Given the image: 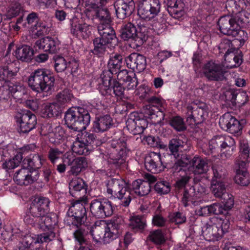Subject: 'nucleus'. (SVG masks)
Here are the masks:
<instances>
[{"label":"nucleus","mask_w":250,"mask_h":250,"mask_svg":"<svg viewBox=\"0 0 250 250\" xmlns=\"http://www.w3.org/2000/svg\"><path fill=\"white\" fill-rule=\"evenodd\" d=\"M243 4L242 0H228L226 2V6L228 10L232 13H238L241 10Z\"/></svg>","instance_id":"3c124183"},{"label":"nucleus","mask_w":250,"mask_h":250,"mask_svg":"<svg viewBox=\"0 0 250 250\" xmlns=\"http://www.w3.org/2000/svg\"><path fill=\"white\" fill-rule=\"evenodd\" d=\"M55 68L57 72H62L67 68V61L64 58L57 56L55 57Z\"/></svg>","instance_id":"13d9d810"},{"label":"nucleus","mask_w":250,"mask_h":250,"mask_svg":"<svg viewBox=\"0 0 250 250\" xmlns=\"http://www.w3.org/2000/svg\"><path fill=\"white\" fill-rule=\"evenodd\" d=\"M211 189L212 193L216 197L222 198L227 194L225 184L219 180L216 182H214V181L211 182Z\"/></svg>","instance_id":"a19ab883"},{"label":"nucleus","mask_w":250,"mask_h":250,"mask_svg":"<svg viewBox=\"0 0 250 250\" xmlns=\"http://www.w3.org/2000/svg\"><path fill=\"white\" fill-rule=\"evenodd\" d=\"M65 120L69 127L76 132H81L89 124L90 117L88 111L84 108L73 107L66 111Z\"/></svg>","instance_id":"423d86ee"},{"label":"nucleus","mask_w":250,"mask_h":250,"mask_svg":"<svg viewBox=\"0 0 250 250\" xmlns=\"http://www.w3.org/2000/svg\"><path fill=\"white\" fill-rule=\"evenodd\" d=\"M145 167L149 171L158 173L164 169L160 154L152 152L145 158Z\"/></svg>","instance_id":"4be33fe9"},{"label":"nucleus","mask_w":250,"mask_h":250,"mask_svg":"<svg viewBox=\"0 0 250 250\" xmlns=\"http://www.w3.org/2000/svg\"><path fill=\"white\" fill-rule=\"evenodd\" d=\"M55 79L50 71L40 68L32 72L28 79L29 87L34 91L46 95L51 93Z\"/></svg>","instance_id":"7ed1b4c3"},{"label":"nucleus","mask_w":250,"mask_h":250,"mask_svg":"<svg viewBox=\"0 0 250 250\" xmlns=\"http://www.w3.org/2000/svg\"><path fill=\"white\" fill-rule=\"evenodd\" d=\"M21 10V7L19 3L13 1L4 13L5 16L8 19H11L18 15Z\"/></svg>","instance_id":"603ef678"},{"label":"nucleus","mask_w":250,"mask_h":250,"mask_svg":"<svg viewBox=\"0 0 250 250\" xmlns=\"http://www.w3.org/2000/svg\"><path fill=\"white\" fill-rule=\"evenodd\" d=\"M91 234L93 240L97 243H104V233L103 225L102 226H95L92 228Z\"/></svg>","instance_id":"c03bdc74"},{"label":"nucleus","mask_w":250,"mask_h":250,"mask_svg":"<svg viewBox=\"0 0 250 250\" xmlns=\"http://www.w3.org/2000/svg\"><path fill=\"white\" fill-rule=\"evenodd\" d=\"M154 188L155 190L160 194H167L170 191L169 184L164 181L157 183Z\"/></svg>","instance_id":"052dcab7"},{"label":"nucleus","mask_w":250,"mask_h":250,"mask_svg":"<svg viewBox=\"0 0 250 250\" xmlns=\"http://www.w3.org/2000/svg\"><path fill=\"white\" fill-rule=\"evenodd\" d=\"M123 57L120 55H115L110 57L108 63V66L109 68V71L110 72H107L109 74H117L118 71L121 68L122 63Z\"/></svg>","instance_id":"ea45409f"},{"label":"nucleus","mask_w":250,"mask_h":250,"mask_svg":"<svg viewBox=\"0 0 250 250\" xmlns=\"http://www.w3.org/2000/svg\"><path fill=\"white\" fill-rule=\"evenodd\" d=\"M44 217H41L42 219L40 221H38V225L41 229L45 230L47 229H51L52 226L55 224V220L52 221V217L47 214L44 215Z\"/></svg>","instance_id":"4d7b16f0"},{"label":"nucleus","mask_w":250,"mask_h":250,"mask_svg":"<svg viewBox=\"0 0 250 250\" xmlns=\"http://www.w3.org/2000/svg\"><path fill=\"white\" fill-rule=\"evenodd\" d=\"M20 130L23 133L29 132L34 129L37 124L36 116L31 112L23 113L17 120Z\"/></svg>","instance_id":"412c9836"},{"label":"nucleus","mask_w":250,"mask_h":250,"mask_svg":"<svg viewBox=\"0 0 250 250\" xmlns=\"http://www.w3.org/2000/svg\"><path fill=\"white\" fill-rule=\"evenodd\" d=\"M121 37L125 41L134 42L137 46L142 45L147 39V28L139 26L138 29L130 23L125 24L121 29Z\"/></svg>","instance_id":"1a4fd4ad"},{"label":"nucleus","mask_w":250,"mask_h":250,"mask_svg":"<svg viewBox=\"0 0 250 250\" xmlns=\"http://www.w3.org/2000/svg\"><path fill=\"white\" fill-rule=\"evenodd\" d=\"M47 31L48 28L45 24L41 21H39L34 25L33 26L31 27L30 33L33 37L35 38L46 33Z\"/></svg>","instance_id":"49530a36"},{"label":"nucleus","mask_w":250,"mask_h":250,"mask_svg":"<svg viewBox=\"0 0 250 250\" xmlns=\"http://www.w3.org/2000/svg\"><path fill=\"white\" fill-rule=\"evenodd\" d=\"M169 219L171 222H174L175 224H182L186 220L185 215L179 212H174L170 214Z\"/></svg>","instance_id":"e2e57ef3"},{"label":"nucleus","mask_w":250,"mask_h":250,"mask_svg":"<svg viewBox=\"0 0 250 250\" xmlns=\"http://www.w3.org/2000/svg\"><path fill=\"white\" fill-rule=\"evenodd\" d=\"M213 176L212 178V181H214V182L218 181L222 182V179L225 175V170L221 167H214L212 168Z\"/></svg>","instance_id":"680f3d73"},{"label":"nucleus","mask_w":250,"mask_h":250,"mask_svg":"<svg viewBox=\"0 0 250 250\" xmlns=\"http://www.w3.org/2000/svg\"><path fill=\"white\" fill-rule=\"evenodd\" d=\"M92 27L86 23H80L77 18L71 21V32L77 36L87 38L91 34Z\"/></svg>","instance_id":"c85d7f7f"},{"label":"nucleus","mask_w":250,"mask_h":250,"mask_svg":"<svg viewBox=\"0 0 250 250\" xmlns=\"http://www.w3.org/2000/svg\"><path fill=\"white\" fill-rule=\"evenodd\" d=\"M168 11L175 18H180L185 13V4L182 0H168Z\"/></svg>","instance_id":"7c9ffc66"},{"label":"nucleus","mask_w":250,"mask_h":250,"mask_svg":"<svg viewBox=\"0 0 250 250\" xmlns=\"http://www.w3.org/2000/svg\"><path fill=\"white\" fill-rule=\"evenodd\" d=\"M104 233V243H109L110 241L117 237L119 233V226L116 224L110 223L103 225Z\"/></svg>","instance_id":"e433bc0d"},{"label":"nucleus","mask_w":250,"mask_h":250,"mask_svg":"<svg viewBox=\"0 0 250 250\" xmlns=\"http://www.w3.org/2000/svg\"><path fill=\"white\" fill-rule=\"evenodd\" d=\"M87 167V162L85 158L82 157L76 158L74 164L71 166L70 172L72 174L78 175L83 169Z\"/></svg>","instance_id":"79ce46f5"},{"label":"nucleus","mask_w":250,"mask_h":250,"mask_svg":"<svg viewBox=\"0 0 250 250\" xmlns=\"http://www.w3.org/2000/svg\"><path fill=\"white\" fill-rule=\"evenodd\" d=\"M188 145L186 143L178 139H172L169 144V148L172 155L176 159L177 161L175 162L176 166H179L176 164V163L180 162L181 163V158L184 156L181 154L183 151L187 150L188 148Z\"/></svg>","instance_id":"cd10ccee"},{"label":"nucleus","mask_w":250,"mask_h":250,"mask_svg":"<svg viewBox=\"0 0 250 250\" xmlns=\"http://www.w3.org/2000/svg\"><path fill=\"white\" fill-rule=\"evenodd\" d=\"M150 191L149 183L140 179L134 181L132 189H128V185L123 179H112L109 180L106 186V195L108 197L118 198L121 204L124 207L128 206L131 200L132 193L143 196L147 195Z\"/></svg>","instance_id":"f257e3e1"},{"label":"nucleus","mask_w":250,"mask_h":250,"mask_svg":"<svg viewBox=\"0 0 250 250\" xmlns=\"http://www.w3.org/2000/svg\"><path fill=\"white\" fill-rule=\"evenodd\" d=\"M129 225L132 229H142L146 226V220L140 216H133L129 219Z\"/></svg>","instance_id":"de8ad7c7"},{"label":"nucleus","mask_w":250,"mask_h":250,"mask_svg":"<svg viewBox=\"0 0 250 250\" xmlns=\"http://www.w3.org/2000/svg\"><path fill=\"white\" fill-rule=\"evenodd\" d=\"M72 97L71 92L68 89H65L57 95L55 103L62 108L71 101Z\"/></svg>","instance_id":"a18cd8bd"},{"label":"nucleus","mask_w":250,"mask_h":250,"mask_svg":"<svg viewBox=\"0 0 250 250\" xmlns=\"http://www.w3.org/2000/svg\"><path fill=\"white\" fill-rule=\"evenodd\" d=\"M22 156L21 153L16 154L12 159L5 161L2 165V168L6 169H13L19 166L21 160Z\"/></svg>","instance_id":"37998d69"},{"label":"nucleus","mask_w":250,"mask_h":250,"mask_svg":"<svg viewBox=\"0 0 250 250\" xmlns=\"http://www.w3.org/2000/svg\"><path fill=\"white\" fill-rule=\"evenodd\" d=\"M62 156V152L58 149H51L49 152V158L52 163L56 162L57 160Z\"/></svg>","instance_id":"774afa93"},{"label":"nucleus","mask_w":250,"mask_h":250,"mask_svg":"<svg viewBox=\"0 0 250 250\" xmlns=\"http://www.w3.org/2000/svg\"><path fill=\"white\" fill-rule=\"evenodd\" d=\"M240 152L244 159H249L250 158V149L247 141H240Z\"/></svg>","instance_id":"69168bd1"},{"label":"nucleus","mask_w":250,"mask_h":250,"mask_svg":"<svg viewBox=\"0 0 250 250\" xmlns=\"http://www.w3.org/2000/svg\"><path fill=\"white\" fill-rule=\"evenodd\" d=\"M160 10L159 0H144L139 5L138 15L141 19L149 21L156 16Z\"/></svg>","instance_id":"ddd939ff"},{"label":"nucleus","mask_w":250,"mask_h":250,"mask_svg":"<svg viewBox=\"0 0 250 250\" xmlns=\"http://www.w3.org/2000/svg\"><path fill=\"white\" fill-rule=\"evenodd\" d=\"M128 131L134 135L142 133L147 126V122L142 114L133 112L129 115L126 122Z\"/></svg>","instance_id":"2eb2a0df"},{"label":"nucleus","mask_w":250,"mask_h":250,"mask_svg":"<svg viewBox=\"0 0 250 250\" xmlns=\"http://www.w3.org/2000/svg\"><path fill=\"white\" fill-rule=\"evenodd\" d=\"M70 193L72 196L77 197L80 195V192L85 193V184L83 180L75 177L72 179L69 185Z\"/></svg>","instance_id":"473e14b6"},{"label":"nucleus","mask_w":250,"mask_h":250,"mask_svg":"<svg viewBox=\"0 0 250 250\" xmlns=\"http://www.w3.org/2000/svg\"><path fill=\"white\" fill-rule=\"evenodd\" d=\"M90 209L93 216L101 218L111 215L113 212L111 202L105 199L93 200L90 204Z\"/></svg>","instance_id":"4468645a"},{"label":"nucleus","mask_w":250,"mask_h":250,"mask_svg":"<svg viewBox=\"0 0 250 250\" xmlns=\"http://www.w3.org/2000/svg\"><path fill=\"white\" fill-rule=\"evenodd\" d=\"M39 176L37 170H31L29 168H22L17 171L14 176V180L18 185H28L36 181Z\"/></svg>","instance_id":"f3484780"},{"label":"nucleus","mask_w":250,"mask_h":250,"mask_svg":"<svg viewBox=\"0 0 250 250\" xmlns=\"http://www.w3.org/2000/svg\"><path fill=\"white\" fill-rule=\"evenodd\" d=\"M94 49L93 53L98 56L102 54L105 50L106 46L107 45L101 38H97L94 40Z\"/></svg>","instance_id":"09e8293b"},{"label":"nucleus","mask_w":250,"mask_h":250,"mask_svg":"<svg viewBox=\"0 0 250 250\" xmlns=\"http://www.w3.org/2000/svg\"><path fill=\"white\" fill-rule=\"evenodd\" d=\"M118 18L123 19L134 11L135 4L133 0H118L114 4Z\"/></svg>","instance_id":"b1692460"},{"label":"nucleus","mask_w":250,"mask_h":250,"mask_svg":"<svg viewBox=\"0 0 250 250\" xmlns=\"http://www.w3.org/2000/svg\"><path fill=\"white\" fill-rule=\"evenodd\" d=\"M111 125V118L110 116L105 115L96 119L93 128L96 132H104L109 128Z\"/></svg>","instance_id":"72a5a7b5"},{"label":"nucleus","mask_w":250,"mask_h":250,"mask_svg":"<svg viewBox=\"0 0 250 250\" xmlns=\"http://www.w3.org/2000/svg\"><path fill=\"white\" fill-rule=\"evenodd\" d=\"M81 133L80 136L82 139L84 140V142H85L86 145H88V147L91 149L92 147L90 146L92 145H98V143L96 142V140L95 139V137L93 134H90L87 135V134L85 135H83L81 132H80Z\"/></svg>","instance_id":"0e129e2a"},{"label":"nucleus","mask_w":250,"mask_h":250,"mask_svg":"<svg viewBox=\"0 0 250 250\" xmlns=\"http://www.w3.org/2000/svg\"><path fill=\"white\" fill-rule=\"evenodd\" d=\"M229 59H232L235 63L234 64L227 65V67L229 68L238 66L242 62V57L241 55H235L233 53H231L229 50H228L225 55V60L226 62H230L229 60Z\"/></svg>","instance_id":"6e6d98bb"},{"label":"nucleus","mask_w":250,"mask_h":250,"mask_svg":"<svg viewBox=\"0 0 250 250\" xmlns=\"http://www.w3.org/2000/svg\"><path fill=\"white\" fill-rule=\"evenodd\" d=\"M62 109L60 105L57 104L55 102L45 103L41 105L40 113L44 118L55 117L59 115Z\"/></svg>","instance_id":"c756f323"},{"label":"nucleus","mask_w":250,"mask_h":250,"mask_svg":"<svg viewBox=\"0 0 250 250\" xmlns=\"http://www.w3.org/2000/svg\"><path fill=\"white\" fill-rule=\"evenodd\" d=\"M234 180L236 183L241 186H247L249 184L248 175L246 170L237 169Z\"/></svg>","instance_id":"8fccbe9b"},{"label":"nucleus","mask_w":250,"mask_h":250,"mask_svg":"<svg viewBox=\"0 0 250 250\" xmlns=\"http://www.w3.org/2000/svg\"><path fill=\"white\" fill-rule=\"evenodd\" d=\"M149 237L150 239L156 244L160 245L166 241L165 235L160 229L151 231Z\"/></svg>","instance_id":"5fc2aeb1"},{"label":"nucleus","mask_w":250,"mask_h":250,"mask_svg":"<svg viewBox=\"0 0 250 250\" xmlns=\"http://www.w3.org/2000/svg\"><path fill=\"white\" fill-rule=\"evenodd\" d=\"M111 77L108 72H104L101 76V82L99 85V91L103 95L110 94L111 88H113L115 95L121 97L125 89L122 83L113 81V85L111 84Z\"/></svg>","instance_id":"9b49d317"},{"label":"nucleus","mask_w":250,"mask_h":250,"mask_svg":"<svg viewBox=\"0 0 250 250\" xmlns=\"http://www.w3.org/2000/svg\"><path fill=\"white\" fill-rule=\"evenodd\" d=\"M229 227L228 219L214 216L202 227V235L207 241H218L228 231Z\"/></svg>","instance_id":"20e7f679"},{"label":"nucleus","mask_w":250,"mask_h":250,"mask_svg":"<svg viewBox=\"0 0 250 250\" xmlns=\"http://www.w3.org/2000/svg\"><path fill=\"white\" fill-rule=\"evenodd\" d=\"M55 236L54 232L52 231L40 235L27 234L24 236L19 244L29 249L34 244L50 242L54 238Z\"/></svg>","instance_id":"a211bd4d"},{"label":"nucleus","mask_w":250,"mask_h":250,"mask_svg":"<svg viewBox=\"0 0 250 250\" xmlns=\"http://www.w3.org/2000/svg\"><path fill=\"white\" fill-rule=\"evenodd\" d=\"M176 164L182 167H188L195 175L207 173L209 167L207 161L198 156H195L190 160L188 156H184L181 158V163L178 162Z\"/></svg>","instance_id":"f8f14e48"},{"label":"nucleus","mask_w":250,"mask_h":250,"mask_svg":"<svg viewBox=\"0 0 250 250\" xmlns=\"http://www.w3.org/2000/svg\"><path fill=\"white\" fill-rule=\"evenodd\" d=\"M59 44L57 38L46 37L37 41L35 45L40 49L53 53L59 49Z\"/></svg>","instance_id":"bb28decb"},{"label":"nucleus","mask_w":250,"mask_h":250,"mask_svg":"<svg viewBox=\"0 0 250 250\" xmlns=\"http://www.w3.org/2000/svg\"><path fill=\"white\" fill-rule=\"evenodd\" d=\"M80 3L84 6V12L88 18H98L100 21L99 24L110 25L108 11L101 7L106 4L107 0H80Z\"/></svg>","instance_id":"39448f33"},{"label":"nucleus","mask_w":250,"mask_h":250,"mask_svg":"<svg viewBox=\"0 0 250 250\" xmlns=\"http://www.w3.org/2000/svg\"><path fill=\"white\" fill-rule=\"evenodd\" d=\"M170 125L177 131H182L186 128L183 120L179 116L172 118L170 120Z\"/></svg>","instance_id":"bf43d9fd"},{"label":"nucleus","mask_w":250,"mask_h":250,"mask_svg":"<svg viewBox=\"0 0 250 250\" xmlns=\"http://www.w3.org/2000/svg\"><path fill=\"white\" fill-rule=\"evenodd\" d=\"M99 33L102 39L110 47H114L117 43V39L114 30L110 25L99 24L98 26Z\"/></svg>","instance_id":"393cba45"},{"label":"nucleus","mask_w":250,"mask_h":250,"mask_svg":"<svg viewBox=\"0 0 250 250\" xmlns=\"http://www.w3.org/2000/svg\"><path fill=\"white\" fill-rule=\"evenodd\" d=\"M50 141L52 143L58 144L64 136V132L63 129L60 127L57 126L55 129V132L50 133L49 134Z\"/></svg>","instance_id":"864d4df0"},{"label":"nucleus","mask_w":250,"mask_h":250,"mask_svg":"<svg viewBox=\"0 0 250 250\" xmlns=\"http://www.w3.org/2000/svg\"><path fill=\"white\" fill-rule=\"evenodd\" d=\"M17 71H13L9 66L0 67V81L4 82L3 87L8 89L12 96L18 101L24 98L27 94L26 87L20 83H13L9 81L17 74Z\"/></svg>","instance_id":"0eeeda50"},{"label":"nucleus","mask_w":250,"mask_h":250,"mask_svg":"<svg viewBox=\"0 0 250 250\" xmlns=\"http://www.w3.org/2000/svg\"><path fill=\"white\" fill-rule=\"evenodd\" d=\"M69 211L74 212L72 215L76 218L79 224L84 222L86 219V209L83 203L77 201L69 208Z\"/></svg>","instance_id":"2f4dec72"},{"label":"nucleus","mask_w":250,"mask_h":250,"mask_svg":"<svg viewBox=\"0 0 250 250\" xmlns=\"http://www.w3.org/2000/svg\"><path fill=\"white\" fill-rule=\"evenodd\" d=\"M49 199L45 197H37L32 202L29 208V213L35 218V221H40L44 215L49 211Z\"/></svg>","instance_id":"dca6fc26"},{"label":"nucleus","mask_w":250,"mask_h":250,"mask_svg":"<svg viewBox=\"0 0 250 250\" xmlns=\"http://www.w3.org/2000/svg\"><path fill=\"white\" fill-rule=\"evenodd\" d=\"M45 159L42 156L39 154H31L23 161V164L27 165L31 170H37L40 168L44 163Z\"/></svg>","instance_id":"c9c22d12"},{"label":"nucleus","mask_w":250,"mask_h":250,"mask_svg":"<svg viewBox=\"0 0 250 250\" xmlns=\"http://www.w3.org/2000/svg\"><path fill=\"white\" fill-rule=\"evenodd\" d=\"M188 109L187 122L189 124H193L195 123L194 116L196 113L198 114L197 117L203 121L206 119L208 115V110L203 108L199 107L197 110H193L190 106H188Z\"/></svg>","instance_id":"58836bf2"},{"label":"nucleus","mask_w":250,"mask_h":250,"mask_svg":"<svg viewBox=\"0 0 250 250\" xmlns=\"http://www.w3.org/2000/svg\"><path fill=\"white\" fill-rule=\"evenodd\" d=\"M235 142L229 136H218L212 138L209 143V147L210 150L218 147L222 152L221 156L226 158L230 157L235 147Z\"/></svg>","instance_id":"9d476101"},{"label":"nucleus","mask_w":250,"mask_h":250,"mask_svg":"<svg viewBox=\"0 0 250 250\" xmlns=\"http://www.w3.org/2000/svg\"><path fill=\"white\" fill-rule=\"evenodd\" d=\"M77 138L73 144L72 150L76 154L86 155L88 153L90 148L88 147V145H86L85 142L82 139L80 132H77Z\"/></svg>","instance_id":"f704fd0d"},{"label":"nucleus","mask_w":250,"mask_h":250,"mask_svg":"<svg viewBox=\"0 0 250 250\" xmlns=\"http://www.w3.org/2000/svg\"><path fill=\"white\" fill-rule=\"evenodd\" d=\"M125 61L128 68L136 70L139 72L143 71L146 67V58L138 53L131 54L126 58Z\"/></svg>","instance_id":"a878e982"},{"label":"nucleus","mask_w":250,"mask_h":250,"mask_svg":"<svg viewBox=\"0 0 250 250\" xmlns=\"http://www.w3.org/2000/svg\"><path fill=\"white\" fill-rule=\"evenodd\" d=\"M219 124L222 127H227V130L235 135H239L242 129L239 121L229 113L224 114L219 119Z\"/></svg>","instance_id":"6ab92c4d"},{"label":"nucleus","mask_w":250,"mask_h":250,"mask_svg":"<svg viewBox=\"0 0 250 250\" xmlns=\"http://www.w3.org/2000/svg\"><path fill=\"white\" fill-rule=\"evenodd\" d=\"M138 84V82L136 78L131 77L128 80H126L122 83V85L125 89L129 90L134 89L136 88Z\"/></svg>","instance_id":"338daca9"},{"label":"nucleus","mask_w":250,"mask_h":250,"mask_svg":"<svg viewBox=\"0 0 250 250\" xmlns=\"http://www.w3.org/2000/svg\"><path fill=\"white\" fill-rule=\"evenodd\" d=\"M33 55V49L28 45L18 47L15 51L16 57L23 62L30 61L32 60Z\"/></svg>","instance_id":"4c0bfd02"},{"label":"nucleus","mask_w":250,"mask_h":250,"mask_svg":"<svg viewBox=\"0 0 250 250\" xmlns=\"http://www.w3.org/2000/svg\"><path fill=\"white\" fill-rule=\"evenodd\" d=\"M205 76L211 80H221L223 78V71L221 66L213 62H207L203 67Z\"/></svg>","instance_id":"5701e85b"},{"label":"nucleus","mask_w":250,"mask_h":250,"mask_svg":"<svg viewBox=\"0 0 250 250\" xmlns=\"http://www.w3.org/2000/svg\"><path fill=\"white\" fill-rule=\"evenodd\" d=\"M250 14L246 11H240L232 15L221 17L218 21L219 30L225 35L235 37L244 24L249 22Z\"/></svg>","instance_id":"f03ea898"},{"label":"nucleus","mask_w":250,"mask_h":250,"mask_svg":"<svg viewBox=\"0 0 250 250\" xmlns=\"http://www.w3.org/2000/svg\"><path fill=\"white\" fill-rule=\"evenodd\" d=\"M150 104L146 105L144 109L145 116L155 120V123L161 124L162 121L164 120V115L161 111H155L156 106H159L162 104L161 100L155 97L149 99Z\"/></svg>","instance_id":"aec40b11"},{"label":"nucleus","mask_w":250,"mask_h":250,"mask_svg":"<svg viewBox=\"0 0 250 250\" xmlns=\"http://www.w3.org/2000/svg\"><path fill=\"white\" fill-rule=\"evenodd\" d=\"M121 135L120 132L111 141V145L113 150L108 160L109 163L115 165L118 167L125 166V159L127 153L125 137Z\"/></svg>","instance_id":"6e6552de"}]
</instances>
